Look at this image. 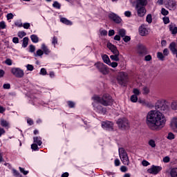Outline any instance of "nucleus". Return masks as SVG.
Here are the masks:
<instances>
[{
	"instance_id": "1",
	"label": "nucleus",
	"mask_w": 177,
	"mask_h": 177,
	"mask_svg": "<svg viewBox=\"0 0 177 177\" xmlns=\"http://www.w3.org/2000/svg\"><path fill=\"white\" fill-rule=\"evenodd\" d=\"M155 109L156 110L150 111L146 118V124L152 131L164 128L167 118L162 113H167L169 110V105L164 100H158L155 104Z\"/></svg>"
},
{
	"instance_id": "2",
	"label": "nucleus",
	"mask_w": 177,
	"mask_h": 177,
	"mask_svg": "<svg viewBox=\"0 0 177 177\" xmlns=\"http://www.w3.org/2000/svg\"><path fill=\"white\" fill-rule=\"evenodd\" d=\"M92 99L94 100V102H97L98 103H100V104H102V106H111L113 104V97L109 94H104L102 97H100L98 95H94L92 97Z\"/></svg>"
},
{
	"instance_id": "3",
	"label": "nucleus",
	"mask_w": 177,
	"mask_h": 177,
	"mask_svg": "<svg viewBox=\"0 0 177 177\" xmlns=\"http://www.w3.org/2000/svg\"><path fill=\"white\" fill-rule=\"evenodd\" d=\"M119 157L124 165H128L129 164V157H128V153L125 151L124 148H119Z\"/></svg>"
},
{
	"instance_id": "4",
	"label": "nucleus",
	"mask_w": 177,
	"mask_h": 177,
	"mask_svg": "<svg viewBox=\"0 0 177 177\" xmlns=\"http://www.w3.org/2000/svg\"><path fill=\"white\" fill-rule=\"evenodd\" d=\"M117 81L120 85L125 86L127 82H128V73L120 72L118 75Z\"/></svg>"
},
{
	"instance_id": "5",
	"label": "nucleus",
	"mask_w": 177,
	"mask_h": 177,
	"mask_svg": "<svg viewBox=\"0 0 177 177\" xmlns=\"http://www.w3.org/2000/svg\"><path fill=\"white\" fill-rule=\"evenodd\" d=\"M116 124L120 129H128L129 128V121L125 118L118 119Z\"/></svg>"
},
{
	"instance_id": "6",
	"label": "nucleus",
	"mask_w": 177,
	"mask_h": 177,
	"mask_svg": "<svg viewBox=\"0 0 177 177\" xmlns=\"http://www.w3.org/2000/svg\"><path fill=\"white\" fill-rule=\"evenodd\" d=\"M100 102L94 101L92 104L94 111L98 113L99 114H106V108L102 106V105L99 104Z\"/></svg>"
},
{
	"instance_id": "7",
	"label": "nucleus",
	"mask_w": 177,
	"mask_h": 177,
	"mask_svg": "<svg viewBox=\"0 0 177 177\" xmlns=\"http://www.w3.org/2000/svg\"><path fill=\"white\" fill-rule=\"evenodd\" d=\"M95 66L104 75H106V74H109V68H107V66L104 65V64L102 62H97L95 64Z\"/></svg>"
},
{
	"instance_id": "8",
	"label": "nucleus",
	"mask_w": 177,
	"mask_h": 177,
	"mask_svg": "<svg viewBox=\"0 0 177 177\" xmlns=\"http://www.w3.org/2000/svg\"><path fill=\"white\" fill-rule=\"evenodd\" d=\"M11 73L17 78H23L24 77V71L20 68H11Z\"/></svg>"
},
{
	"instance_id": "9",
	"label": "nucleus",
	"mask_w": 177,
	"mask_h": 177,
	"mask_svg": "<svg viewBox=\"0 0 177 177\" xmlns=\"http://www.w3.org/2000/svg\"><path fill=\"white\" fill-rule=\"evenodd\" d=\"M162 171V167L161 166L152 165L151 168L147 169L148 174H151L152 175H157L158 173Z\"/></svg>"
},
{
	"instance_id": "10",
	"label": "nucleus",
	"mask_w": 177,
	"mask_h": 177,
	"mask_svg": "<svg viewBox=\"0 0 177 177\" xmlns=\"http://www.w3.org/2000/svg\"><path fill=\"white\" fill-rule=\"evenodd\" d=\"M102 128L106 131H113L114 128V123L108 120L102 122Z\"/></svg>"
},
{
	"instance_id": "11",
	"label": "nucleus",
	"mask_w": 177,
	"mask_h": 177,
	"mask_svg": "<svg viewBox=\"0 0 177 177\" xmlns=\"http://www.w3.org/2000/svg\"><path fill=\"white\" fill-rule=\"evenodd\" d=\"M136 10L137 11V15L139 17H143L146 15V8L145 6H136Z\"/></svg>"
},
{
	"instance_id": "12",
	"label": "nucleus",
	"mask_w": 177,
	"mask_h": 177,
	"mask_svg": "<svg viewBox=\"0 0 177 177\" xmlns=\"http://www.w3.org/2000/svg\"><path fill=\"white\" fill-rule=\"evenodd\" d=\"M166 8L169 9V10H175L176 9V1L168 0Z\"/></svg>"
},
{
	"instance_id": "13",
	"label": "nucleus",
	"mask_w": 177,
	"mask_h": 177,
	"mask_svg": "<svg viewBox=\"0 0 177 177\" xmlns=\"http://www.w3.org/2000/svg\"><path fill=\"white\" fill-rule=\"evenodd\" d=\"M109 19L111 20H113L115 23H117L119 24V23H121L122 21V19L121 17H120L118 15H117L115 13L111 12L109 15Z\"/></svg>"
},
{
	"instance_id": "14",
	"label": "nucleus",
	"mask_w": 177,
	"mask_h": 177,
	"mask_svg": "<svg viewBox=\"0 0 177 177\" xmlns=\"http://www.w3.org/2000/svg\"><path fill=\"white\" fill-rule=\"evenodd\" d=\"M106 46L113 55H117L120 53V51H118V49H117V46H114V44L111 43H107Z\"/></svg>"
},
{
	"instance_id": "15",
	"label": "nucleus",
	"mask_w": 177,
	"mask_h": 177,
	"mask_svg": "<svg viewBox=\"0 0 177 177\" xmlns=\"http://www.w3.org/2000/svg\"><path fill=\"white\" fill-rule=\"evenodd\" d=\"M170 127L174 132L177 133V118L174 117L171 120Z\"/></svg>"
},
{
	"instance_id": "16",
	"label": "nucleus",
	"mask_w": 177,
	"mask_h": 177,
	"mask_svg": "<svg viewBox=\"0 0 177 177\" xmlns=\"http://www.w3.org/2000/svg\"><path fill=\"white\" fill-rule=\"evenodd\" d=\"M138 54L140 56H143V55H147V48L145 46H140L138 48Z\"/></svg>"
},
{
	"instance_id": "17",
	"label": "nucleus",
	"mask_w": 177,
	"mask_h": 177,
	"mask_svg": "<svg viewBox=\"0 0 177 177\" xmlns=\"http://www.w3.org/2000/svg\"><path fill=\"white\" fill-rule=\"evenodd\" d=\"M169 31H171L173 35H175V34H177V27L175 26V24H171L170 25H169Z\"/></svg>"
},
{
	"instance_id": "18",
	"label": "nucleus",
	"mask_w": 177,
	"mask_h": 177,
	"mask_svg": "<svg viewBox=\"0 0 177 177\" xmlns=\"http://www.w3.org/2000/svg\"><path fill=\"white\" fill-rule=\"evenodd\" d=\"M139 32L142 37H145V35H147L148 31L147 29H146V28L140 26L139 28Z\"/></svg>"
},
{
	"instance_id": "19",
	"label": "nucleus",
	"mask_w": 177,
	"mask_h": 177,
	"mask_svg": "<svg viewBox=\"0 0 177 177\" xmlns=\"http://www.w3.org/2000/svg\"><path fill=\"white\" fill-rule=\"evenodd\" d=\"M147 5V0H136V6H146Z\"/></svg>"
},
{
	"instance_id": "20",
	"label": "nucleus",
	"mask_w": 177,
	"mask_h": 177,
	"mask_svg": "<svg viewBox=\"0 0 177 177\" xmlns=\"http://www.w3.org/2000/svg\"><path fill=\"white\" fill-rule=\"evenodd\" d=\"M61 23L66 24V26H73V22L67 19V18L62 17L60 19Z\"/></svg>"
},
{
	"instance_id": "21",
	"label": "nucleus",
	"mask_w": 177,
	"mask_h": 177,
	"mask_svg": "<svg viewBox=\"0 0 177 177\" xmlns=\"http://www.w3.org/2000/svg\"><path fill=\"white\" fill-rule=\"evenodd\" d=\"M41 49L43 50V53H44L45 55H49V53H50V49L48 48L45 44H41Z\"/></svg>"
},
{
	"instance_id": "22",
	"label": "nucleus",
	"mask_w": 177,
	"mask_h": 177,
	"mask_svg": "<svg viewBox=\"0 0 177 177\" xmlns=\"http://www.w3.org/2000/svg\"><path fill=\"white\" fill-rule=\"evenodd\" d=\"M169 174L171 177H177V167L170 169Z\"/></svg>"
},
{
	"instance_id": "23",
	"label": "nucleus",
	"mask_w": 177,
	"mask_h": 177,
	"mask_svg": "<svg viewBox=\"0 0 177 177\" xmlns=\"http://www.w3.org/2000/svg\"><path fill=\"white\" fill-rule=\"evenodd\" d=\"M33 142L38 146H41V145H42V138H41V137H34Z\"/></svg>"
},
{
	"instance_id": "24",
	"label": "nucleus",
	"mask_w": 177,
	"mask_h": 177,
	"mask_svg": "<svg viewBox=\"0 0 177 177\" xmlns=\"http://www.w3.org/2000/svg\"><path fill=\"white\" fill-rule=\"evenodd\" d=\"M110 59L114 62H120V53L113 54L110 56Z\"/></svg>"
},
{
	"instance_id": "25",
	"label": "nucleus",
	"mask_w": 177,
	"mask_h": 177,
	"mask_svg": "<svg viewBox=\"0 0 177 177\" xmlns=\"http://www.w3.org/2000/svg\"><path fill=\"white\" fill-rule=\"evenodd\" d=\"M30 39L32 42H33L34 44H38V42L39 41V38H38V36H37V35H32L30 36Z\"/></svg>"
},
{
	"instance_id": "26",
	"label": "nucleus",
	"mask_w": 177,
	"mask_h": 177,
	"mask_svg": "<svg viewBox=\"0 0 177 177\" xmlns=\"http://www.w3.org/2000/svg\"><path fill=\"white\" fill-rule=\"evenodd\" d=\"M0 125H1V127H3V128H9V122H8V121L2 119L0 122Z\"/></svg>"
},
{
	"instance_id": "27",
	"label": "nucleus",
	"mask_w": 177,
	"mask_h": 177,
	"mask_svg": "<svg viewBox=\"0 0 177 177\" xmlns=\"http://www.w3.org/2000/svg\"><path fill=\"white\" fill-rule=\"evenodd\" d=\"M118 33L122 38H124V37H125V35H127V30L125 29H122V28L119 29V30H118Z\"/></svg>"
},
{
	"instance_id": "28",
	"label": "nucleus",
	"mask_w": 177,
	"mask_h": 177,
	"mask_svg": "<svg viewBox=\"0 0 177 177\" xmlns=\"http://www.w3.org/2000/svg\"><path fill=\"white\" fill-rule=\"evenodd\" d=\"M102 57L104 63H106V64H110V58L109 57V55H104Z\"/></svg>"
},
{
	"instance_id": "29",
	"label": "nucleus",
	"mask_w": 177,
	"mask_h": 177,
	"mask_svg": "<svg viewBox=\"0 0 177 177\" xmlns=\"http://www.w3.org/2000/svg\"><path fill=\"white\" fill-rule=\"evenodd\" d=\"M28 37H24L22 40V48H27L28 46Z\"/></svg>"
},
{
	"instance_id": "30",
	"label": "nucleus",
	"mask_w": 177,
	"mask_h": 177,
	"mask_svg": "<svg viewBox=\"0 0 177 177\" xmlns=\"http://www.w3.org/2000/svg\"><path fill=\"white\" fill-rule=\"evenodd\" d=\"M142 93L143 95H148V93H150V88L147 86H144L142 88Z\"/></svg>"
},
{
	"instance_id": "31",
	"label": "nucleus",
	"mask_w": 177,
	"mask_h": 177,
	"mask_svg": "<svg viewBox=\"0 0 177 177\" xmlns=\"http://www.w3.org/2000/svg\"><path fill=\"white\" fill-rule=\"evenodd\" d=\"M53 6V8H55V9H60V8H62V5L57 1H54Z\"/></svg>"
},
{
	"instance_id": "32",
	"label": "nucleus",
	"mask_w": 177,
	"mask_h": 177,
	"mask_svg": "<svg viewBox=\"0 0 177 177\" xmlns=\"http://www.w3.org/2000/svg\"><path fill=\"white\" fill-rule=\"evenodd\" d=\"M146 21L149 23V24H151V21H153V18L151 17V14H149L146 17Z\"/></svg>"
},
{
	"instance_id": "33",
	"label": "nucleus",
	"mask_w": 177,
	"mask_h": 177,
	"mask_svg": "<svg viewBox=\"0 0 177 177\" xmlns=\"http://www.w3.org/2000/svg\"><path fill=\"white\" fill-rule=\"evenodd\" d=\"M171 108L172 110H177V101H174L171 102Z\"/></svg>"
},
{
	"instance_id": "34",
	"label": "nucleus",
	"mask_w": 177,
	"mask_h": 177,
	"mask_svg": "<svg viewBox=\"0 0 177 177\" xmlns=\"http://www.w3.org/2000/svg\"><path fill=\"white\" fill-rule=\"evenodd\" d=\"M164 56L165 55L162 54V53H161V52L157 53V57H158V59H159V60L163 61L164 60Z\"/></svg>"
},
{
	"instance_id": "35",
	"label": "nucleus",
	"mask_w": 177,
	"mask_h": 177,
	"mask_svg": "<svg viewBox=\"0 0 177 177\" xmlns=\"http://www.w3.org/2000/svg\"><path fill=\"white\" fill-rule=\"evenodd\" d=\"M131 101L133 103H136V102H138V95H133L131 96Z\"/></svg>"
},
{
	"instance_id": "36",
	"label": "nucleus",
	"mask_w": 177,
	"mask_h": 177,
	"mask_svg": "<svg viewBox=\"0 0 177 177\" xmlns=\"http://www.w3.org/2000/svg\"><path fill=\"white\" fill-rule=\"evenodd\" d=\"M42 55H44V51L41 49L37 50L36 53H35V57H37V56H42Z\"/></svg>"
},
{
	"instance_id": "37",
	"label": "nucleus",
	"mask_w": 177,
	"mask_h": 177,
	"mask_svg": "<svg viewBox=\"0 0 177 177\" xmlns=\"http://www.w3.org/2000/svg\"><path fill=\"white\" fill-rule=\"evenodd\" d=\"M169 12H168L167 10H166L165 8H162V10H161V14L163 15V16H168Z\"/></svg>"
},
{
	"instance_id": "38",
	"label": "nucleus",
	"mask_w": 177,
	"mask_h": 177,
	"mask_svg": "<svg viewBox=\"0 0 177 177\" xmlns=\"http://www.w3.org/2000/svg\"><path fill=\"white\" fill-rule=\"evenodd\" d=\"M19 169L20 172H21V174H23L24 175H28V171L24 170V168H23V167H19Z\"/></svg>"
},
{
	"instance_id": "39",
	"label": "nucleus",
	"mask_w": 177,
	"mask_h": 177,
	"mask_svg": "<svg viewBox=\"0 0 177 177\" xmlns=\"http://www.w3.org/2000/svg\"><path fill=\"white\" fill-rule=\"evenodd\" d=\"M67 104L71 109H73V107H75V103H74V102L73 101H68Z\"/></svg>"
},
{
	"instance_id": "40",
	"label": "nucleus",
	"mask_w": 177,
	"mask_h": 177,
	"mask_svg": "<svg viewBox=\"0 0 177 177\" xmlns=\"http://www.w3.org/2000/svg\"><path fill=\"white\" fill-rule=\"evenodd\" d=\"M29 52H30V53H34V52H35V46L31 44L29 46Z\"/></svg>"
},
{
	"instance_id": "41",
	"label": "nucleus",
	"mask_w": 177,
	"mask_h": 177,
	"mask_svg": "<svg viewBox=\"0 0 177 177\" xmlns=\"http://www.w3.org/2000/svg\"><path fill=\"white\" fill-rule=\"evenodd\" d=\"M133 93H134L136 96H139V95H140V91L138 88H133Z\"/></svg>"
},
{
	"instance_id": "42",
	"label": "nucleus",
	"mask_w": 177,
	"mask_h": 177,
	"mask_svg": "<svg viewBox=\"0 0 177 177\" xmlns=\"http://www.w3.org/2000/svg\"><path fill=\"white\" fill-rule=\"evenodd\" d=\"M27 35V33L24 31L19 32H18V37L19 38H23V37H26Z\"/></svg>"
},
{
	"instance_id": "43",
	"label": "nucleus",
	"mask_w": 177,
	"mask_h": 177,
	"mask_svg": "<svg viewBox=\"0 0 177 177\" xmlns=\"http://www.w3.org/2000/svg\"><path fill=\"white\" fill-rule=\"evenodd\" d=\"M109 66H111V67H113V68H115V67L118 66V63L117 62H111L109 64H108Z\"/></svg>"
},
{
	"instance_id": "44",
	"label": "nucleus",
	"mask_w": 177,
	"mask_h": 177,
	"mask_svg": "<svg viewBox=\"0 0 177 177\" xmlns=\"http://www.w3.org/2000/svg\"><path fill=\"white\" fill-rule=\"evenodd\" d=\"M148 144L151 146V147H156V141L153 140H150Z\"/></svg>"
},
{
	"instance_id": "45",
	"label": "nucleus",
	"mask_w": 177,
	"mask_h": 177,
	"mask_svg": "<svg viewBox=\"0 0 177 177\" xmlns=\"http://www.w3.org/2000/svg\"><path fill=\"white\" fill-rule=\"evenodd\" d=\"M12 174L14 176H21L20 173H19V171H17V170H16L15 169H12Z\"/></svg>"
},
{
	"instance_id": "46",
	"label": "nucleus",
	"mask_w": 177,
	"mask_h": 177,
	"mask_svg": "<svg viewBox=\"0 0 177 177\" xmlns=\"http://www.w3.org/2000/svg\"><path fill=\"white\" fill-rule=\"evenodd\" d=\"M167 139H169V140H172V139H175V135H174V133H169L167 136Z\"/></svg>"
},
{
	"instance_id": "47",
	"label": "nucleus",
	"mask_w": 177,
	"mask_h": 177,
	"mask_svg": "<svg viewBox=\"0 0 177 177\" xmlns=\"http://www.w3.org/2000/svg\"><path fill=\"white\" fill-rule=\"evenodd\" d=\"M162 20H163V23H164L165 24H169V17H164L163 19H162Z\"/></svg>"
},
{
	"instance_id": "48",
	"label": "nucleus",
	"mask_w": 177,
	"mask_h": 177,
	"mask_svg": "<svg viewBox=\"0 0 177 177\" xmlns=\"http://www.w3.org/2000/svg\"><path fill=\"white\" fill-rule=\"evenodd\" d=\"M31 149L32 150H39V148H38V145L35 142L34 144L31 145Z\"/></svg>"
},
{
	"instance_id": "49",
	"label": "nucleus",
	"mask_w": 177,
	"mask_h": 177,
	"mask_svg": "<svg viewBox=\"0 0 177 177\" xmlns=\"http://www.w3.org/2000/svg\"><path fill=\"white\" fill-rule=\"evenodd\" d=\"M123 41H124V42H129V41H131V37L125 35L123 37Z\"/></svg>"
},
{
	"instance_id": "50",
	"label": "nucleus",
	"mask_w": 177,
	"mask_h": 177,
	"mask_svg": "<svg viewBox=\"0 0 177 177\" xmlns=\"http://www.w3.org/2000/svg\"><path fill=\"white\" fill-rule=\"evenodd\" d=\"M0 28H1V30L6 28V24H5V21L0 22Z\"/></svg>"
},
{
	"instance_id": "51",
	"label": "nucleus",
	"mask_w": 177,
	"mask_h": 177,
	"mask_svg": "<svg viewBox=\"0 0 177 177\" xmlns=\"http://www.w3.org/2000/svg\"><path fill=\"white\" fill-rule=\"evenodd\" d=\"M5 133H6L5 129L0 127V138L2 136V135H5Z\"/></svg>"
},
{
	"instance_id": "52",
	"label": "nucleus",
	"mask_w": 177,
	"mask_h": 177,
	"mask_svg": "<svg viewBox=\"0 0 177 177\" xmlns=\"http://www.w3.org/2000/svg\"><path fill=\"white\" fill-rule=\"evenodd\" d=\"M40 74L41 75H46L47 74L46 69H45L44 68H42L40 71Z\"/></svg>"
},
{
	"instance_id": "53",
	"label": "nucleus",
	"mask_w": 177,
	"mask_h": 177,
	"mask_svg": "<svg viewBox=\"0 0 177 177\" xmlns=\"http://www.w3.org/2000/svg\"><path fill=\"white\" fill-rule=\"evenodd\" d=\"M142 165H143V167H148V165H150V162H147V160H142Z\"/></svg>"
},
{
	"instance_id": "54",
	"label": "nucleus",
	"mask_w": 177,
	"mask_h": 177,
	"mask_svg": "<svg viewBox=\"0 0 177 177\" xmlns=\"http://www.w3.org/2000/svg\"><path fill=\"white\" fill-rule=\"evenodd\" d=\"M27 70H28V71H32V70H34V66L31 64H28L26 66Z\"/></svg>"
},
{
	"instance_id": "55",
	"label": "nucleus",
	"mask_w": 177,
	"mask_h": 177,
	"mask_svg": "<svg viewBox=\"0 0 177 177\" xmlns=\"http://www.w3.org/2000/svg\"><path fill=\"white\" fill-rule=\"evenodd\" d=\"M52 44L54 46L56 45V44H57V37H56V36H54L53 37Z\"/></svg>"
},
{
	"instance_id": "56",
	"label": "nucleus",
	"mask_w": 177,
	"mask_h": 177,
	"mask_svg": "<svg viewBox=\"0 0 177 177\" xmlns=\"http://www.w3.org/2000/svg\"><path fill=\"white\" fill-rule=\"evenodd\" d=\"M3 89H10V84H9V83L4 84L3 85Z\"/></svg>"
},
{
	"instance_id": "57",
	"label": "nucleus",
	"mask_w": 177,
	"mask_h": 177,
	"mask_svg": "<svg viewBox=\"0 0 177 177\" xmlns=\"http://www.w3.org/2000/svg\"><path fill=\"white\" fill-rule=\"evenodd\" d=\"M151 59H152V57H151V55H146L145 57V62H150V60H151Z\"/></svg>"
},
{
	"instance_id": "58",
	"label": "nucleus",
	"mask_w": 177,
	"mask_h": 177,
	"mask_svg": "<svg viewBox=\"0 0 177 177\" xmlns=\"http://www.w3.org/2000/svg\"><path fill=\"white\" fill-rule=\"evenodd\" d=\"M120 171L122 172H127L128 171V168L126 166H122L120 167Z\"/></svg>"
},
{
	"instance_id": "59",
	"label": "nucleus",
	"mask_w": 177,
	"mask_h": 177,
	"mask_svg": "<svg viewBox=\"0 0 177 177\" xmlns=\"http://www.w3.org/2000/svg\"><path fill=\"white\" fill-rule=\"evenodd\" d=\"M163 55L165 56H168V55H169V50H168V48H165L163 50Z\"/></svg>"
},
{
	"instance_id": "60",
	"label": "nucleus",
	"mask_w": 177,
	"mask_h": 177,
	"mask_svg": "<svg viewBox=\"0 0 177 177\" xmlns=\"http://www.w3.org/2000/svg\"><path fill=\"white\" fill-rule=\"evenodd\" d=\"M23 27L26 30H28V28H30V23H24Z\"/></svg>"
},
{
	"instance_id": "61",
	"label": "nucleus",
	"mask_w": 177,
	"mask_h": 177,
	"mask_svg": "<svg viewBox=\"0 0 177 177\" xmlns=\"http://www.w3.org/2000/svg\"><path fill=\"white\" fill-rule=\"evenodd\" d=\"M131 15L132 13L131 12V11L124 12V16H126V17H131Z\"/></svg>"
},
{
	"instance_id": "62",
	"label": "nucleus",
	"mask_w": 177,
	"mask_h": 177,
	"mask_svg": "<svg viewBox=\"0 0 177 177\" xmlns=\"http://www.w3.org/2000/svg\"><path fill=\"white\" fill-rule=\"evenodd\" d=\"M120 164H121V162H120V159H115V167H120Z\"/></svg>"
},
{
	"instance_id": "63",
	"label": "nucleus",
	"mask_w": 177,
	"mask_h": 177,
	"mask_svg": "<svg viewBox=\"0 0 177 177\" xmlns=\"http://www.w3.org/2000/svg\"><path fill=\"white\" fill-rule=\"evenodd\" d=\"M6 64H7L8 66H12V59H7L6 60Z\"/></svg>"
},
{
	"instance_id": "64",
	"label": "nucleus",
	"mask_w": 177,
	"mask_h": 177,
	"mask_svg": "<svg viewBox=\"0 0 177 177\" xmlns=\"http://www.w3.org/2000/svg\"><path fill=\"white\" fill-rule=\"evenodd\" d=\"M100 34L101 35H107V30L100 29Z\"/></svg>"
}]
</instances>
